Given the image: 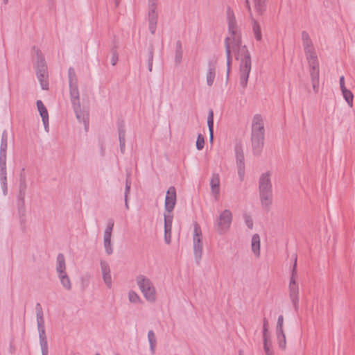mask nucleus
<instances>
[{
  "instance_id": "a878e982",
  "label": "nucleus",
  "mask_w": 355,
  "mask_h": 355,
  "mask_svg": "<svg viewBox=\"0 0 355 355\" xmlns=\"http://www.w3.org/2000/svg\"><path fill=\"white\" fill-rule=\"evenodd\" d=\"M311 81H319V62L309 63Z\"/></svg>"
},
{
  "instance_id": "4468645a",
  "label": "nucleus",
  "mask_w": 355,
  "mask_h": 355,
  "mask_svg": "<svg viewBox=\"0 0 355 355\" xmlns=\"http://www.w3.org/2000/svg\"><path fill=\"white\" fill-rule=\"evenodd\" d=\"M176 190L174 187H170L166 191L164 207L167 212L171 213L176 204Z\"/></svg>"
},
{
  "instance_id": "58836bf2",
  "label": "nucleus",
  "mask_w": 355,
  "mask_h": 355,
  "mask_svg": "<svg viewBox=\"0 0 355 355\" xmlns=\"http://www.w3.org/2000/svg\"><path fill=\"white\" fill-rule=\"evenodd\" d=\"M128 295V300L131 303L139 304L141 302V299L139 295L134 291H130Z\"/></svg>"
},
{
  "instance_id": "ddd939ff",
  "label": "nucleus",
  "mask_w": 355,
  "mask_h": 355,
  "mask_svg": "<svg viewBox=\"0 0 355 355\" xmlns=\"http://www.w3.org/2000/svg\"><path fill=\"white\" fill-rule=\"evenodd\" d=\"M217 60L211 58L208 60L207 69L206 71V83L209 87H211L214 84L216 76Z\"/></svg>"
},
{
  "instance_id": "72a5a7b5",
  "label": "nucleus",
  "mask_w": 355,
  "mask_h": 355,
  "mask_svg": "<svg viewBox=\"0 0 355 355\" xmlns=\"http://www.w3.org/2000/svg\"><path fill=\"white\" fill-rule=\"evenodd\" d=\"M263 344L265 354L274 355L271 338L263 340Z\"/></svg>"
},
{
  "instance_id": "bf43d9fd",
  "label": "nucleus",
  "mask_w": 355,
  "mask_h": 355,
  "mask_svg": "<svg viewBox=\"0 0 355 355\" xmlns=\"http://www.w3.org/2000/svg\"><path fill=\"white\" fill-rule=\"evenodd\" d=\"M125 207L127 209H129L128 198H125Z\"/></svg>"
},
{
  "instance_id": "20e7f679",
  "label": "nucleus",
  "mask_w": 355,
  "mask_h": 355,
  "mask_svg": "<svg viewBox=\"0 0 355 355\" xmlns=\"http://www.w3.org/2000/svg\"><path fill=\"white\" fill-rule=\"evenodd\" d=\"M135 281L145 300L149 303H155L157 301V289L152 280L144 275H139Z\"/></svg>"
},
{
  "instance_id": "09e8293b",
  "label": "nucleus",
  "mask_w": 355,
  "mask_h": 355,
  "mask_svg": "<svg viewBox=\"0 0 355 355\" xmlns=\"http://www.w3.org/2000/svg\"><path fill=\"white\" fill-rule=\"evenodd\" d=\"M237 171L240 180L243 181L245 177V165H237Z\"/></svg>"
},
{
  "instance_id": "1a4fd4ad",
  "label": "nucleus",
  "mask_w": 355,
  "mask_h": 355,
  "mask_svg": "<svg viewBox=\"0 0 355 355\" xmlns=\"http://www.w3.org/2000/svg\"><path fill=\"white\" fill-rule=\"evenodd\" d=\"M35 310H36L37 324V329H38V333H39L40 344L48 343L46 331H45L44 313H43L42 308L40 303H37L36 304Z\"/></svg>"
},
{
  "instance_id": "aec40b11",
  "label": "nucleus",
  "mask_w": 355,
  "mask_h": 355,
  "mask_svg": "<svg viewBox=\"0 0 355 355\" xmlns=\"http://www.w3.org/2000/svg\"><path fill=\"white\" fill-rule=\"evenodd\" d=\"M227 16L228 21V31L230 35L240 33L237 27L236 19L233 13V11L231 10L230 8L227 10Z\"/></svg>"
},
{
  "instance_id": "5fc2aeb1",
  "label": "nucleus",
  "mask_w": 355,
  "mask_h": 355,
  "mask_svg": "<svg viewBox=\"0 0 355 355\" xmlns=\"http://www.w3.org/2000/svg\"><path fill=\"white\" fill-rule=\"evenodd\" d=\"M313 89L315 93H318L319 90V81H311Z\"/></svg>"
},
{
  "instance_id": "680f3d73",
  "label": "nucleus",
  "mask_w": 355,
  "mask_h": 355,
  "mask_svg": "<svg viewBox=\"0 0 355 355\" xmlns=\"http://www.w3.org/2000/svg\"><path fill=\"white\" fill-rule=\"evenodd\" d=\"M239 355H241V352H239Z\"/></svg>"
},
{
  "instance_id": "4c0bfd02",
  "label": "nucleus",
  "mask_w": 355,
  "mask_h": 355,
  "mask_svg": "<svg viewBox=\"0 0 355 355\" xmlns=\"http://www.w3.org/2000/svg\"><path fill=\"white\" fill-rule=\"evenodd\" d=\"M235 151H236V166L237 165H245L244 155H243L242 149L240 147H236L235 149Z\"/></svg>"
},
{
  "instance_id": "c03bdc74",
  "label": "nucleus",
  "mask_w": 355,
  "mask_h": 355,
  "mask_svg": "<svg viewBox=\"0 0 355 355\" xmlns=\"http://www.w3.org/2000/svg\"><path fill=\"white\" fill-rule=\"evenodd\" d=\"M103 245L105 250L106 254L110 255L113 253V248L111 241H103Z\"/></svg>"
},
{
  "instance_id": "3c124183",
  "label": "nucleus",
  "mask_w": 355,
  "mask_h": 355,
  "mask_svg": "<svg viewBox=\"0 0 355 355\" xmlns=\"http://www.w3.org/2000/svg\"><path fill=\"white\" fill-rule=\"evenodd\" d=\"M153 50L151 48L149 51V56H148V71H152L153 69Z\"/></svg>"
},
{
  "instance_id": "0eeeda50",
  "label": "nucleus",
  "mask_w": 355,
  "mask_h": 355,
  "mask_svg": "<svg viewBox=\"0 0 355 355\" xmlns=\"http://www.w3.org/2000/svg\"><path fill=\"white\" fill-rule=\"evenodd\" d=\"M232 222V214L230 210L225 209L221 211L216 219L214 225L217 232L223 235L228 232Z\"/></svg>"
},
{
  "instance_id": "9b49d317",
  "label": "nucleus",
  "mask_w": 355,
  "mask_h": 355,
  "mask_svg": "<svg viewBox=\"0 0 355 355\" xmlns=\"http://www.w3.org/2000/svg\"><path fill=\"white\" fill-rule=\"evenodd\" d=\"M156 3L154 0H149L148 4V23L149 30L152 34H155L157 24V12L156 11Z\"/></svg>"
},
{
  "instance_id": "f03ea898",
  "label": "nucleus",
  "mask_w": 355,
  "mask_h": 355,
  "mask_svg": "<svg viewBox=\"0 0 355 355\" xmlns=\"http://www.w3.org/2000/svg\"><path fill=\"white\" fill-rule=\"evenodd\" d=\"M269 171L262 173L259 178V194L261 206L268 210L272 204V186Z\"/></svg>"
},
{
  "instance_id": "f8f14e48",
  "label": "nucleus",
  "mask_w": 355,
  "mask_h": 355,
  "mask_svg": "<svg viewBox=\"0 0 355 355\" xmlns=\"http://www.w3.org/2000/svg\"><path fill=\"white\" fill-rule=\"evenodd\" d=\"M28 185L18 184V190L16 196L17 198V207L18 209L19 214L21 216H24L25 209V197L26 194Z\"/></svg>"
},
{
  "instance_id": "f257e3e1",
  "label": "nucleus",
  "mask_w": 355,
  "mask_h": 355,
  "mask_svg": "<svg viewBox=\"0 0 355 355\" xmlns=\"http://www.w3.org/2000/svg\"><path fill=\"white\" fill-rule=\"evenodd\" d=\"M225 51L227 46L233 52L236 59L240 60V84L245 88L248 85L249 74L251 71V57L245 45H242L240 33L230 35L225 40Z\"/></svg>"
},
{
  "instance_id": "5701e85b",
  "label": "nucleus",
  "mask_w": 355,
  "mask_h": 355,
  "mask_svg": "<svg viewBox=\"0 0 355 355\" xmlns=\"http://www.w3.org/2000/svg\"><path fill=\"white\" fill-rule=\"evenodd\" d=\"M67 266L65 262V258L63 254L60 253L58 254L56 258V266L55 270L57 274L64 272L66 271Z\"/></svg>"
},
{
  "instance_id": "de8ad7c7",
  "label": "nucleus",
  "mask_w": 355,
  "mask_h": 355,
  "mask_svg": "<svg viewBox=\"0 0 355 355\" xmlns=\"http://www.w3.org/2000/svg\"><path fill=\"white\" fill-rule=\"evenodd\" d=\"M284 316L282 315H280L278 317L275 331H279L281 330H284Z\"/></svg>"
},
{
  "instance_id": "7ed1b4c3",
  "label": "nucleus",
  "mask_w": 355,
  "mask_h": 355,
  "mask_svg": "<svg viewBox=\"0 0 355 355\" xmlns=\"http://www.w3.org/2000/svg\"><path fill=\"white\" fill-rule=\"evenodd\" d=\"M8 134L7 130H3L1 135L0 144V184L3 194L8 193L7 183V148H8Z\"/></svg>"
},
{
  "instance_id": "39448f33",
  "label": "nucleus",
  "mask_w": 355,
  "mask_h": 355,
  "mask_svg": "<svg viewBox=\"0 0 355 355\" xmlns=\"http://www.w3.org/2000/svg\"><path fill=\"white\" fill-rule=\"evenodd\" d=\"M297 256H295L294 263L291 269V277L288 283V296L295 311L299 309L300 288L297 282Z\"/></svg>"
},
{
  "instance_id": "423d86ee",
  "label": "nucleus",
  "mask_w": 355,
  "mask_h": 355,
  "mask_svg": "<svg viewBox=\"0 0 355 355\" xmlns=\"http://www.w3.org/2000/svg\"><path fill=\"white\" fill-rule=\"evenodd\" d=\"M33 53H34L36 59L35 69L37 77L40 83L42 88L46 90L49 89V83L47 67L44 58L43 57L40 49L35 46L33 48Z\"/></svg>"
},
{
  "instance_id": "7c9ffc66",
  "label": "nucleus",
  "mask_w": 355,
  "mask_h": 355,
  "mask_svg": "<svg viewBox=\"0 0 355 355\" xmlns=\"http://www.w3.org/2000/svg\"><path fill=\"white\" fill-rule=\"evenodd\" d=\"M302 46L303 50H305L307 48H309L313 45V43L309 35V33L306 31H302Z\"/></svg>"
},
{
  "instance_id": "603ef678",
  "label": "nucleus",
  "mask_w": 355,
  "mask_h": 355,
  "mask_svg": "<svg viewBox=\"0 0 355 355\" xmlns=\"http://www.w3.org/2000/svg\"><path fill=\"white\" fill-rule=\"evenodd\" d=\"M243 218L248 227L252 229L253 227V221L251 217L248 214H244Z\"/></svg>"
},
{
  "instance_id": "f704fd0d",
  "label": "nucleus",
  "mask_w": 355,
  "mask_h": 355,
  "mask_svg": "<svg viewBox=\"0 0 355 355\" xmlns=\"http://www.w3.org/2000/svg\"><path fill=\"white\" fill-rule=\"evenodd\" d=\"M265 1L266 0H253L254 8L259 15L265 10Z\"/></svg>"
},
{
  "instance_id": "2eb2a0df",
  "label": "nucleus",
  "mask_w": 355,
  "mask_h": 355,
  "mask_svg": "<svg viewBox=\"0 0 355 355\" xmlns=\"http://www.w3.org/2000/svg\"><path fill=\"white\" fill-rule=\"evenodd\" d=\"M264 123L262 116L260 114H255L252 121V133L251 135H264Z\"/></svg>"
},
{
  "instance_id": "cd10ccee",
  "label": "nucleus",
  "mask_w": 355,
  "mask_h": 355,
  "mask_svg": "<svg viewBox=\"0 0 355 355\" xmlns=\"http://www.w3.org/2000/svg\"><path fill=\"white\" fill-rule=\"evenodd\" d=\"M114 225V220L112 218H110L107 221V226L104 231L103 241H111V237H112Z\"/></svg>"
},
{
  "instance_id": "4d7b16f0",
  "label": "nucleus",
  "mask_w": 355,
  "mask_h": 355,
  "mask_svg": "<svg viewBox=\"0 0 355 355\" xmlns=\"http://www.w3.org/2000/svg\"><path fill=\"white\" fill-rule=\"evenodd\" d=\"M117 61H118V55H117V53L116 52H114L113 53L112 59H111L112 64L113 66H114L116 64Z\"/></svg>"
},
{
  "instance_id": "052dcab7",
  "label": "nucleus",
  "mask_w": 355,
  "mask_h": 355,
  "mask_svg": "<svg viewBox=\"0 0 355 355\" xmlns=\"http://www.w3.org/2000/svg\"><path fill=\"white\" fill-rule=\"evenodd\" d=\"M8 0H3V2H4L5 3H6L8 2Z\"/></svg>"
},
{
  "instance_id": "37998d69",
  "label": "nucleus",
  "mask_w": 355,
  "mask_h": 355,
  "mask_svg": "<svg viewBox=\"0 0 355 355\" xmlns=\"http://www.w3.org/2000/svg\"><path fill=\"white\" fill-rule=\"evenodd\" d=\"M19 184L27 185L26 176L25 173V168H23L19 175Z\"/></svg>"
},
{
  "instance_id": "79ce46f5",
  "label": "nucleus",
  "mask_w": 355,
  "mask_h": 355,
  "mask_svg": "<svg viewBox=\"0 0 355 355\" xmlns=\"http://www.w3.org/2000/svg\"><path fill=\"white\" fill-rule=\"evenodd\" d=\"M130 187H131L130 173H128L126 175V180H125V193H124L125 198H128Z\"/></svg>"
},
{
  "instance_id": "a18cd8bd",
  "label": "nucleus",
  "mask_w": 355,
  "mask_h": 355,
  "mask_svg": "<svg viewBox=\"0 0 355 355\" xmlns=\"http://www.w3.org/2000/svg\"><path fill=\"white\" fill-rule=\"evenodd\" d=\"M228 46H227V51L226 52V57H227V76H229V73L230 70V65L232 64V58H231V52L230 51V49H228Z\"/></svg>"
},
{
  "instance_id": "c756f323",
  "label": "nucleus",
  "mask_w": 355,
  "mask_h": 355,
  "mask_svg": "<svg viewBox=\"0 0 355 355\" xmlns=\"http://www.w3.org/2000/svg\"><path fill=\"white\" fill-rule=\"evenodd\" d=\"M342 92V95L343 96V98L347 103V105L350 107H353V100H354V95L352 92L347 89V87L345 89H340Z\"/></svg>"
},
{
  "instance_id": "dca6fc26",
  "label": "nucleus",
  "mask_w": 355,
  "mask_h": 355,
  "mask_svg": "<svg viewBox=\"0 0 355 355\" xmlns=\"http://www.w3.org/2000/svg\"><path fill=\"white\" fill-rule=\"evenodd\" d=\"M251 143L253 154L260 155L264 144V135H251Z\"/></svg>"
},
{
  "instance_id": "412c9836",
  "label": "nucleus",
  "mask_w": 355,
  "mask_h": 355,
  "mask_svg": "<svg viewBox=\"0 0 355 355\" xmlns=\"http://www.w3.org/2000/svg\"><path fill=\"white\" fill-rule=\"evenodd\" d=\"M304 52L308 63H311L312 62H318V54L314 45L304 50Z\"/></svg>"
},
{
  "instance_id": "393cba45",
  "label": "nucleus",
  "mask_w": 355,
  "mask_h": 355,
  "mask_svg": "<svg viewBox=\"0 0 355 355\" xmlns=\"http://www.w3.org/2000/svg\"><path fill=\"white\" fill-rule=\"evenodd\" d=\"M183 56V49L182 42L178 40L175 43V64L179 65L182 60Z\"/></svg>"
},
{
  "instance_id": "6ab92c4d",
  "label": "nucleus",
  "mask_w": 355,
  "mask_h": 355,
  "mask_svg": "<svg viewBox=\"0 0 355 355\" xmlns=\"http://www.w3.org/2000/svg\"><path fill=\"white\" fill-rule=\"evenodd\" d=\"M245 6L246 8H248L250 17H252V10L250 5V0H245ZM251 19L252 23V31L254 36L257 41H260L261 40L262 38L260 25L254 18L251 17Z\"/></svg>"
},
{
  "instance_id": "13d9d810",
  "label": "nucleus",
  "mask_w": 355,
  "mask_h": 355,
  "mask_svg": "<svg viewBox=\"0 0 355 355\" xmlns=\"http://www.w3.org/2000/svg\"><path fill=\"white\" fill-rule=\"evenodd\" d=\"M339 84H340V89L346 88L345 84V78L343 76L340 77Z\"/></svg>"
},
{
  "instance_id": "e433bc0d",
  "label": "nucleus",
  "mask_w": 355,
  "mask_h": 355,
  "mask_svg": "<svg viewBox=\"0 0 355 355\" xmlns=\"http://www.w3.org/2000/svg\"><path fill=\"white\" fill-rule=\"evenodd\" d=\"M37 110L42 118L49 116L48 111L41 100H37L36 102Z\"/></svg>"
},
{
  "instance_id": "8fccbe9b",
  "label": "nucleus",
  "mask_w": 355,
  "mask_h": 355,
  "mask_svg": "<svg viewBox=\"0 0 355 355\" xmlns=\"http://www.w3.org/2000/svg\"><path fill=\"white\" fill-rule=\"evenodd\" d=\"M164 240L167 244L171 241V229H164Z\"/></svg>"
},
{
  "instance_id": "2f4dec72",
  "label": "nucleus",
  "mask_w": 355,
  "mask_h": 355,
  "mask_svg": "<svg viewBox=\"0 0 355 355\" xmlns=\"http://www.w3.org/2000/svg\"><path fill=\"white\" fill-rule=\"evenodd\" d=\"M207 125L209 132V139L210 141H212L214 137V113L211 110L209 112V115L207 117Z\"/></svg>"
},
{
  "instance_id": "9d476101",
  "label": "nucleus",
  "mask_w": 355,
  "mask_h": 355,
  "mask_svg": "<svg viewBox=\"0 0 355 355\" xmlns=\"http://www.w3.org/2000/svg\"><path fill=\"white\" fill-rule=\"evenodd\" d=\"M70 87V95L71 101L73 105L74 111L77 119L81 121H85L84 116H82L80 111V104L79 102V92L78 89L77 84L69 85Z\"/></svg>"
},
{
  "instance_id": "864d4df0",
  "label": "nucleus",
  "mask_w": 355,
  "mask_h": 355,
  "mask_svg": "<svg viewBox=\"0 0 355 355\" xmlns=\"http://www.w3.org/2000/svg\"><path fill=\"white\" fill-rule=\"evenodd\" d=\"M41 347V351L42 355H48L49 354V348H48V343H41L40 344Z\"/></svg>"
},
{
  "instance_id": "e2e57ef3",
  "label": "nucleus",
  "mask_w": 355,
  "mask_h": 355,
  "mask_svg": "<svg viewBox=\"0 0 355 355\" xmlns=\"http://www.w3.org/2000/svg\"><path fill=\"white\" fill-rule=\"evenodd\" d=\"M95 355H100L98 353L96 354Z\"/></svg>"
},
{
  "instance_id": "f3484780",
  "label": "nucleus",
  "mask_w": 355,
  "mask_h": 355,
  "mask_svg": "<svg viewBox=\"0 0 355 355\" xmlns=\"http://www.w3.org/2000/svg\"><path fill=\"white\" fill-rule=\"evenodd\" d=\"M101 270L104 283L110 288L112 286V279L109 264L105 261H101Z\"/></svg>"
},
{
  "instance_id": "bb28decb",
  "label": "nucleus",
  "mask_w": 355,
  "mask_h": 355,
  "mask_svg": "<svg viewBox=\"0 0 355 355\" xmlns=\"http://www.w3.org/2000/svg\"><path fill=\"white\" fill-rule=\"evenodd\" d=\"M58 277L60 279L62 286L67 291L71 289V282L67 272H61L58 274Z\"/></svg>"
},
{
  "instance_id": "ea45409f",
  "label": "nucleus",
  "mask_w": 355,
  "mask_h": 355,
  "mask_svg": "<svg viewBox=\"0 0 355 355\" xmlns=\"http://www.w3.org/2000/svg\"><path fill=\"white\" fill-rule=\"evenodd\" d=\"M173 216L171 213L164 214V229H172Z\"/></svg>"
},
{
  "instance_id": "c9c22d12",
  "label": "nucleus",
  "mask_w": 355,
  "mask_h": 355,
  "mask_svg": "<svg viewBox=\"0 0 355 355\" xmlns=\"http://www.w3.org/2000/svg\"><path fill=\"white\" fill-rule=\"evenodd\" d=\"M269 322L267 318H263V330H262V336L263 340L265 339H270V336L268 331Z\"/></svg>"
},
{
  "instance_id": "b1692460",
  "label": "nucleus",
  "mask_w": 355,
  "mask_h": 355,
  "mask_svg": "<svg viewBox=\"0 0 355 355\" xmlns=\"http://www.w3.org/2000/svg\"><path fill=\"white\" fill-rule=\"evenodd\" d=\"M276 338L277 342L279 347L282 350H285L286 349V337L284 330L276 331Z\"/></svg>"
},
{
  "instance_id": "6e6d98bb",
  "label": "nucleus",
  "mask_w": 355,
  "mask_h": 355,
  "mask_svg": "<svg viewBox=\"0 0 355 355\" xmlns=\"http://www.w3.org/2000/svg\"><path fill=\"white\" fill-rule=\"evenodd\" d=\"M44 128L46 132L49 131V116L42 118Z\"/></svg>"
},
{
  "instance_id": "473e14b6",
  "label": "nucleus",
  "mask_w": 355,
  "mask_h": 355,
  "mask_svg": "<svg viewBox=\"0 0 355 355\" xmlns=\"http://www.w3.org/2000/svg\"><path fill=\"white\" fill-rule=\"evenodd\" d=\"M119 139L120 143V150L122 153H124L125 148V131L122 127L119 128Z\"/></svg>"
},
{
  "instance_id": "a19ab883",
  "label": "nucleus",
  "mask_w": 355,
  "mask_h": 355,
  "mask_svg": "<svg viewBox=\"0 0 355 355\" xmlns=\"http://www.w3.org/2000/svg\"><path fill=\"white\" fill-rule=\"evenodd\" d=\"M68 76H69V85H73L77 84V78L76 76L75 70L70 67L68 70Z\"/></svg>"
},
{
  "instance_id": "4be33fe9",
  "label": "nucleus",
  "mask_w": 355,
  "mask_h": 355,
  "mask_svg": "<svg viewBox=\"0 0 355 355\" xmlns=\"http://www.w3.org/2000/svg\"><path fill=\"white\" fill-rule=\"evenodd\" d=\"M251 248L257 257L260 256V237L258 234H254L252 237Z\"/></svg>"
},
{
  "instance_id": "c85d7f7f",
  "label": "nucleus",
  "mask_w": 355,
  "mask_h": 355,
  "mask_svg": "<svg viewBox=\"0 0 355 355\" xmlns=\"http://www.w3.org/2000/svg\"><path fill=\"white\" fill-rule=\"evenodd\" d=\"M148 340L150 345V349L152 354H155V347L157 345V338L153 330H150L148 332Z\"/></svg>"
},
{
  "instance_id": "49530a36",
  "label": "nucleus",
  "mask_w": 355,
  "mask_h": 355,
  "mask_svg": "<svg viewBox=\"0 0 355 355\" xmlns=\"http://www.w3.org/2000/svg\"><path fill=\"white\" fill-rule=\"evenodd\" d=\"M205 139L201 134H199L196 141V148L198 150H202L204 148Z\"/></svg>"
},
{
  "instance_id": "a211bd4d",
  "label": "nucleus",
  "mask_w": 355,
  "mask_h": 355,
  "mask_svg": "<svg viewBox=\"0 0 355 355\" xmlns=\"http://www.w3.org/2000/svg\"><path fill=\"white\" fill-rule=\"evenodd\" d=\"M210 188L214 200H218L220 196V177L218 173L212 174L210 180Z\"/></svg>"
},
{
  "instance_id": "6e6552de",
  "label": "nucleus",
  "mask_w": 355,
  "mask_h": 355,
  "mask_svg": "<svg viewBox=\"0 0 355 355\" xmlns=\"http://www.w3.org/2000/svg\"><path fill=\"white\" fill-rule=\"evenodd\" d=\"M193 248L196 262L199 264L202 256L203 243L201 228L198 223H195L193 227Z\"/></svg>"
}]
</instances>
